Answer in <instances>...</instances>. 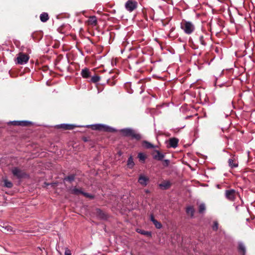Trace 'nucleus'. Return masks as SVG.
<instances>
[{"label": "nucleus", "mask_w": 255, "mask_h": 255, "mask_svg": "<svg viewBox=\"0 0 255 255\" xmlns=\"http://www.w3.org/2000/svg\"><path fill=\"white\" fill-rule=\"evenodd\" d=\"M120 132L125 136H130L132 138L136 140H139L141 136L140 134L136 133L133 129L131 128H125L120 130Z\"/></svg>", "instance_id": "obj_1"}, {"label": "nucleus", "mask_w": 255, "mask_h": 255, "mask_svg": "<svg viewBox=\"0 0 255 255\" xmlns=\"http://www.w3.org/2000/svg\"><path fill=\"white\" fill-rule=\"evenodd\" d=\"M181 28L187 34L192 33L194 29V24L190 21H184L181 23Z\"/></svg>", "instance_id": "obj_2"}, {"label": "nucleus", "mask_w": 255, "mask_h": 255, "mask_svg": "<svg viewBox=\"0 0 255 255\" xmlns=\"http://www.w3.org/2000/svg\"><path fill=\"white\" fill-rule=\"evenodd\" d=\"M87 127H91L93 129L99 130L104 131L114 132L116 129L112 127L103 124H95L87 126Z\"/></svg>", "instance_id": "obj_3"}, {"label": "nucleus", "mask_w": 255, "mask_h": 255, "mask_svg": "<svg viewBox=\"0 0 255 255\" xmlns=\"http://www.w3.org/2000/svg\"><path fill=\"white\" fill-rule=\"evenodd\" d=\"M29 59V56L26 54L19 53L17 54L16 58V63L20 65H24L27 63Z\"/></svg>", "instance_id": "obj_4"}, {"label": "nucleus", "mask_w": 255, "mask_h": 255, "mask_svg": "<svg viewBox=\"0 0 255 255\" xmlns=\"http://www.w3.org/2000/svg\"><path fill=\"white\" fill-rule=\"evenodd\" d=\"M137 2L135 0H128L125 3V8L129 12H132L137 8Z\"/></svg>", "instance_id": "obj_5"}, {"label": "nucleus", "mask_w": 255, "mask_h": 255, "mask_svg": "<svg viewBox=\"0 0 255 255\" xmlns=\"http://www.w3.org/2000/svg\"><path fill=\"white\" fill-rule=\"evenodd\" d=\"M238 193L234 189L227 190L225 191V197L231 201H234Z\"/></svg>", "instance_id": "obj_6"}, {"label": "nucleus", "mask_w": 255, "mask_h": 255, "mask_svg": "<svg viewBox=\"0 0 255 255\" xmlns=\"http://www.w3.org/2000/svg\"><path fill=\"white\" fill-rule=\"evenodd\" d=\"M228 164L231 168L237 167L239 165L237 157L235 155H232L228 160Z\"/></svg>", "instance_id": "obj_7"}, {"label": "nucleus", "mask_w": 255, "mask_h": 255, "mask_svg": "<svg viewBox=\"0 0 255 255\" xmlns=\"http://www.w3.org/2000/svg\"><path fill=\"white\" fill-rule=\"evenodd\" d=\"M31 124V122L27 121H14L11 122H9L8 124H11L14 126H26L28 124Z\"/></svg>", "instance_id": "obj_8"}, {"label": "nucleus", "mask_w": 255, "mask_h": 255, "mask_svg": "<svg viewBox=\"0 0 255 255\" xmlns=\"http://www.w3.org/2000/svg\"><path fill=\"white\" fill-rule=\"evenodd\" d=\"M149 181V178L144 175L141 174L139 175L138 182L142 186H145L147 184V182Z\"/></svg>", "instance_id": "obj_9"}, {"label": "nucleus", "mask_w": 255, "mask_h": 255, "mask_svg": "<svg viewBox=\"0 0 255 255\" xmlns=\"http://www.w3.org/2000/svg\"><path fill=\"white\" fill-rule=\"evenodd\" d=\"M12 172L13 174L18 178H22L24 176L25 174L17 168H14L12 169Z\"/></svg>", "instance_id": "obj_10"}, {"label": "nucleus", "mask_w": 255, "mask_h": 255, "mask_svg": "<svg viewBox=\"0 0 255 255\" xmlns=\"http://www.w3.org/2000/svg\"><path fill=\"white\" fill-rule=\"evenodd\" d=\"M178 139L175 137L171 138L169 140V146L171 147L176 148L178 146Z\"/></svg>", "instance_id": "obj_11"}, {"label": "nucleus", "mask_w": 255, "mask_h": 255, "mask_svg": "<svg viewBox=\"0 0 255 255\" xmlns=\"http://www.w3.org/2000/svg\"><path fill=\"white\" fill-rule=\"evenodd\" d=\"M88 23L89 25L92 26H96L97 24V18L96 16H90L89 17L88 20Z\"/></svg>", "instance_id": "obj_12"}, {"label": "nucleus", "mask_w": 255, "mask_h": 255, "mask_svg": "<svg viewBox=\"0 0 255 255\" xmlns=\"http://www.w3.org/2000/svg\"><path fill=\"white\" fill-rule=\"evenodd\" d=\"M238 250L239 253L241 255H245L246 252V248L245 245L243 243L240 242L239 243Z\"/></svg>", "instance_id": "obj_13"}, {"label": "nucleus", "mask_w": 255, "mask_h": 255, "mask_svg": "<svg viewBox=\"0 0 255 255\" xmlns=\"http://www.w3.org/2000/svg\"><path fill=\"white\" fill-rule=\"evenodd\" d=\"M155 152L156 154L153 155V158L158 160H162L164 157V155L158 150H155Z\"/></svg>", "instance_id": "obj_14"}, {"label": "nucleus", "mask_w": 255, "mask_h": 255, "mask_svg": "<svg viewBox=\"0 0 255 255\" xmlns=\"http://www.w3.org/2000/svg\"><path fill=\"white\" fill-rule=\"evenodd\" d=\"M70 192H71V193H72L73 194L78 195L80 194H81L83 195L84 192L82 191V190L81 188L78 189L76 187H73V188L70 189Z\"/></svg>", "instance_id": "obj_15"}, {"label": "nucleus", "mask_w": 255, "mask_h": 255, "mask_svg": "<svg viewBox=\"0 0 255 255\" xmlns=\"http://www.w3.org/2000/svg\"><path fill=\"white\" fill-rule=\"evenodd\" d=\"M58 127L62 128L65 129H72L75 127V126L73 125L70 124H60L57 126Z\"/></svg>", "instance_id": "obj_16"}, {"label": "nucleus", "mask_w": 255, "mask_h": 255, "mask_svg": "<svg viewBox=\"0 0 255 255\" xmlns=\"http://www.w3.org/2000/svg\"><path fill=\"white\" fill-rule=\"evenodd\" d=\"M142 144L145 148L147 149L153 148L155 147L152 143L146 140L143 141Z\"/></svg>", "instance_id": "obj_17"}, {"label": "nucleus", "mask_w": 255, "mask_h": 255, "mask_svg": "<svg viewBox=\"0 0 255 255\" xmlns=\"http://www.w3.org/2000/svg\"><path fill=\"white\" fill-rule=\"evenodd\" d=\"M134 163L133 162L132 156H130L127 161V166L128 168L131 169L133 167Z\"/></svg>", "instance_id": "obj_18"}, {"label": "nucleus", "mask_w": 255, "mask_h": 255, "mask_svg": "<svg viewBox=\"0 0 255 255\" xmlns=\"http://www.w3.org/2000/svg\"><path fill=\"white\" fill-rule=\"evenodd\" d=\"M90 72L87 68L84 69L82 70L81 75L83 78H87L90 77Z\"/></svg>", "instance_id": "obj_19"}, {"label": "nucleus", "mask_w": 255, "mask_h": 255, "mask_svg": "<svg viewBox=\"0 0 255 255\" xmlns=\"http://www.w3.org/2000/svg\"><path fill=\"white\" fill-rule=\"evenodd\" d=\"M40 19L43 22L47 21L49 19L48 14L46 12L41 13L40 15Z\"/></svg>", "instance_id": "obj_20"}, {"label": "nucleus", "mask_w": 255, "mask_h": 255, "mask_svg": "<svg viewBox=\"0 0 255 255\" xmlns=\"http://www.w3.org/2000/svg\"><path fill=\"white\" fill-rule=\"evenodd\" d=\"M159 186L164 189H168L170 186V183L169 181H166L159 184Z\"/></svg>", "instance_id": "obj_21"}, {"label": "nucleus", "mask_w": 255, "mask_h": 255, "mask_svg": "<svg viewBox=\"0 0 255 255\" xmlns=\"http://www.w3.org/2000/svg\"><path fill=\"white\" fill-rule=\"evenodd\" d=\"M186 213L187 214L190 215L191 217H193L194 213V209L193 207L189 206L186 209Z\"/></svg>", "instance_id": "obj_22"}, {"label": "nucleus", "mask_w": 255, "mask_h": 255, "mask_svg": "<svg viewBox=\"0 0 255 255\" xmlns=\"http://www.w3.org/2000/svg\"><path fill=\"white\" fill-rule=\"evenodd\" d=\"M139 160L142 162L144 163L145 162V160L146 158V155L144 153L142 152H139L137 155Z\"/></svg>", "instance_id": "obj_23"}, {"label": "nucleus", "mask_w": 255, "mask_h": 255, "mask_svg": "<svg viewBox=\"0 0 255 255\" xmlns=\"http://www.w3.org/2000/svg\"><path fill=\"white\" fill-rule=\"evenodd\" d=\"M4 186L7 188H11L12 187V183L11 182L8 181L6 179H3Z\"/></svg>", "instance_id": "obj_24"}, {"label": "nucleus", "mask_w": 255, "mask_h": 255, "mask_svg": "<svg viewBox=\"0 0 255 255\" xmlns=\"http://www.w3.org/2000/svg\"><path fill=\"white\" fill-rule=\"evenodd\" d=\"M205 205L204 203L201 204L199 207V212L200 213H202L205 211Z\"/></svg>", "instance_id": "obj_25"}, {"label": "nucleus", "mask_w": 255, "mask_h": 255, "mask_svg": "<svg viewBox=\"0 0 255 255\" xmlns=\"http://www.w3.org/2000/svg\"><path fill=\"white\" fill-rule=\"evenodd\" d=\"M100 80V77L98 75H94L92 76L91 78V81L94 83H97L99 82Z\"/></svg>", "instance_id": "obj_26"}, {"label": "nucleus", "mask_w": 255, "mask_h": 255, "mask_svg": "<svg viewBox=\"0 0 255 255\" xmlns=\"http://www.w3.org/2000/svg\"><path fill=\"white\" fill-rule=\"evenodd\" d=\"M75 179V176L74 175H71L70 176H68L66 177L65 178L64 180H66V181H69L70 182H72L73 181H74Z\"/></svg>", "instance_id": "obj_27"}, {"label": "nucleus", "mask_w": 255, "mask_h": 255, "mask_svg": "<svg viewBox=\"0 0 255 255\" xmlns=\"http://www.w3.org/2000/svg\"><path fill=\"white\" fill-rule=\"evenodd\" d=\"M152 223H153V224L154 225L155 227L157 229H160V228H161L162 225L160 223L158 222L157 220H155V221H153V222Z\"/></svg>", "instance_id": "obj_28"}, {"label": "nucleus", "mask_w": 255, "mask_h": 255, "mask_svg": "<svg viewBox=\"0 0 255 255\" xmlns=\"http://www.w3.org/2000/svg\"><path fill=\"white\" fill-rule=\"evenodd\" d=\"M199 40L200 42V43L203 45V46H205L206 45V43H205V42L204 41V37L202 35H200L199 37Z\"/></svg>", "instance_id": "obj_29"}, {"label": "nucleus", "mask_w": 255, "mask_h": 255, "mask_svg": "<svg viewBox=\"0 0 255 255\" xmlns=\"http://www.w3.org/2000/svg\"><path fill=\"white\" fill-rule=\"evenodd\" d=\"M2 228L4 229L5 231H6L8 232H12V228L8 225H5L4 226H3Z\"/></svg>", "instance_id": "obj_30"}, {"label": "nucleus", "mask_w": 255, "mask_h": 255, "mask_svg": "<svg viewBox=\"0 0 255 255\" xmlns=\"http://www.w3.org/2000/svg\"><path fill=\"white\" fill-rule=\"evenodd\" d=\"M213 229L215 231H216L217 230L218 228V223L216 221H215L214 222V224H213Z\"/></svg>", "instance_id": "obj_31"}, {"label": "nucleus", "mask_w": 255, "mask_h": 255, "mask_svg": "<svg viewBox=\"0 0 255 255\" xmlns=\"http://www.w3.org/2000/svg\"><path fill=\"white\" fill-rule=\"evenodd\" d=\"M83 195L84 196H85L86 197H88V198H91V199H92L94 197L93 195H90V194H88L87 193L84 192H83Z\"/></svg>", "instance_id": "obj_32"}, {"label": "nucleus", "mask_w": 255, "mask_h": 255, "mask_svg": "<svg viewBox=\"0 0 255 255\" xmlns=\"http://www.w3.org/2000/svg\"><path fill=\"white\" fill-rule=\"evenodd\" d=\"M65 255H71V251L68 249L67 248L66 249L65 253Z\"/></svg>", "instance_id": "obj_33"}, {"label": "nucleus", "mask_w": 255, "mask_h": 255, "mask_svg": "<svg viewBox=\"0 0 255 255\" xmlns=\"http://www.w3.org/2000/svg\"><path fill=\"white\" fill-rule=\"evenodd\" d=\"M143 235H146L150 236L151 235V233L150 232H147V231H142L140 232Z\"/></svg>", "instance_id": "obj_34"}, {"label": "nucleus", "mask_w": 255, "mask_h": 255, "mask_svg": "<svg viewBox=\"0 0 255 255\" xmlns=\"http://www.w3.org/2000/svg\"><path fill=\"white\" fill-rule=\"evenodd\" d=\"M169 163V160H168V159H165L164 160V165H165V166H167L168 165Z\"/></svg>", "instance_id": "obj_35"}, {"label": "nucleus", "mask_w": 255, "mask_h": 255, "mask_svg": "<svg viewBox=\"0 0 255 255\" xmlns=\"http://www.w3.org/2000/svg\"><path fill=\"white\" fill-rule=\"evenodd\" d=\"M150 220L153 222V221H155V219H154L153 215H151L150 216Z\"/></svg>", "instance_id": "obj_36"}]
</instances>
